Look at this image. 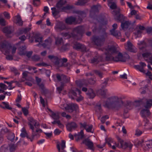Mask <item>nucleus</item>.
Returning a JSON list of instances; mask_svg holds the SVG:
<instances>
[{
  "mask_svg": "<svg viewBox=\"0 0 152 152\" xmlns=\"http://www.w3.org/2000/svg\"><path fill=\"white\" fill-rule=\"evenodd\" d=\"M120 147L124 149L129 148V150H131L133 146V145L130 142H124L123 140L120 141Z\"/></svg>",
  "mask_w": 152,
  "mask_h": 152,
  "instance_id": "15",
  "label": "nucleus"
},
{
  "mask_svg": "<svg viewBox=\"0 0 152 152\" xmlns=\"http://www.w3.org/2000/svg\"><path fill=\"white\" fill-rule=\"evenodd\" d=\"M10 130H9L7 128H2L1 130V134H7Z\"/></svg>",
  "mask_w": 152,
  "mask_h": 152,
  "instance_id": "46",
  "label": "nucleus"
},
{
  "mask_svg": "<svg viewBox=\"0 0 152 152\" xmlns=\"http://www.w3.org/2000/svg\"><path fill=\"white\" fill-rule=\"evenodd\" d=\"M134 67L136 69L138 70L140 72L143 73H145V70L144 69V68L142 66L139 65H135Z\"/></svg>",
  "mask_w": 152,
  "mask_h": 152,
  "instance_id": "40",
  "label": "nucleus"
},
{
  "mask_svg": "<svg viewBox=\"0 0 152 152\" xmlns=\"http://www.w3.org/2000/svg\"><path fill=\"white\" fill-rule=\"evenodd\" d=\"M28 124L30 128L31 129L34 128H37L39 126V124L37 121L34 120L32 118L30 117L28 119Z\"/></svg>",
  "mask_w": 152,
  "mask_h": 152,
  "instance_id": "12",
  "label": "nucleus"
},
{
  "mask_svg": "<svg viewBox=\"0 0 152 152\" xmlns=\"http://www.w3.org/2000/svg\"><path fill=\"white\" fill-rule=\"evenodd\" d=\"M75 12L78 15L77 20L75 17L70 16L66 19V23L70 25L79 24L82 21L83 18L86 17V13L83 11H77Z\"/></svg>",
  "mask_w": 152,
  "mask_h": 152,
  "instance_id": "3",
  "label": "nucleus"
},
{
  "mask_svg": "<svg viewBox=\"0 0 152 152\" xmlns=\"http://www.w3.org/2000/svg\"><path fill=\"white\" fill-rule=\"evenodd\" d=\"M131 24V22L129 21H124L121 23V27L122 29L124 30L128 28Z\"/></svg>",
  "mask_w": 152,
  "mask_h": 152,
  "instance_id": "28",
  "label": "nucleus"
},
{
  "mask_svg": "<svg viewBox=\"0 0 152 152\" xmlns=\"http://www.w3.org/2000/svg\"><path fill=\"white\" fill-rule=\"evenodd\" d=\"M86 94L88 98L90 99L93 98L95 96V95L93 92V90L91 88H90L88 90V92L86 93Z\"/></svg>",
  "mask_w": 152,
  "mask_h": 152,
  "instance_id": "36",
  "label": "nucleus"
},
{
  "mask_svg": "<svg viewBox=\"0 0 152 152\" xmlns=\"http://www.w3.org/2000/svg\"><path fill=\"white\" fill-rule=\"evenodd\" d=\"M21 131V133L20 134V136L21 137L24 138L26 137L28 139H29V138H30L28 135V134L26 131L24 127L22 129Z\"/></svg>",
  "mask_w": 152,
  "mask_h": 152,
  "instance_id": "35",
  "label": "nucleus"
},
{
  "mask_svg": "<svg viewBox=\"0 0 152 152\" xmlns=\"http://www.w3.org/2000/svg\"><path fill=\"white\" fill-rule=\"evenodd\" d=\"M26 39V37L24 35H23L19 37V39L21 40L18 43L16 44V46H18L23 44V41H25Z\"/></svg>",
  "mask_w": 152,
  "mask_h": 152,
  "instance_id": "37",
  "label": "nucleus"
},
{
  "mask_svg": "<svg viewBox=\"0 0 152 152\" xmlns=\"http://www.w3.org/2000/svg\"><path fill=\"white\" fill-rule=\"evenodd\" d=\"M109 80V78H107L105 79L104 82L102 84V88H104L107 86Z\"/></svg>",
  "mask_w": 152,
  "mask_h": 152,
  "instance_id": "48",
  "label": "nucleus"
},
{
  "mask_svg": "<svg viewBox=\"0 0 152 152\" xmlns=\"http://www.w3.org/2000/svg\"><path fill=\"white\" fill-rule=\"evenodd\" d=\"M1 107L4 109H7L9 110H11L12 108L9 107V105L7 102H2L1 104Z\"/></svg>",
  "mask_w": 152,
  "mask_h": 152,
  "instance_id": "33",
  "label": "nucleus"
},
{
  "mask_svg": "<svg viewBox=\"0 0 152 152\" xmlns=\"http://www.w3.org/2000/svg\"><path fill=\"white\" fill-rule=\"evenodd\" d=\"M32 51H30L28 52H26V54H25L26 55L27 57L28 58H30L31 56L32 53H33Z\"/></svg>",
  "mask_w": 152,
  "mask_h": 152,
  "instance_id": "63",
  "label": "nucleus"
},
{
  "mask_svg": "<svg viewBox=\"0 0 152 152\" xmlns=\"http://www.w3.org/2000/svg\"><path fill=\"white\" fill-rule=\"evenodd\" d=\"M35 39V41L36 42H39V44L37 45V46H39V45L42 42V37H41L39 34H36L33 36Z\"/></svg>",
  "mask_w": 152,
  "mask_h": 152,
  "instance_id": "24",
  "label": "nucleus"
},
{
  "mask_svg": "<svg viewBox=\"0 0 152 152\" xmlns=\"http://www.w3.org/2000/svg\"><path fill=\"white\" fill-rule=\"evenodd\" d=\"M96 80L95 78H91L88 80L89 83L91 85H94L96 82Z\"/></svg>",
  "mask_w": 152,
  "mask_h": 152,
  "instance_id": "55",
  "label": "nucleus"
},
{
  "mask_svg": "<svg viewBox=\"0 0 152 152\" xmlns=\"http://www.w3.org/2000/svg\"><path fill=\"white\" fill-rule=\"evenodd\" d=\"M81 92L77 88H73L69 91L68 96L72 99H75L79 102L83 99V97L80 95Z\"/></svg>",
  "mask_w": 152,
  "mask_h": 152,
  "instance_id": "5",
  "label": "nucleus"
},
{
  "mask_svg": "<svg viewBox=\"0 0 152 152\" xmlns=\"http://www.w3.org/2000/svg\"><path fill=\"white\" fill-rule=\"evenodd\" d=\"M82 143L88 146L90 149L93 150V143L88 138L85 139L83 141Z\"/></svg>",
  "mask_w": 152,
  "mask_h": 152,
  "instance_id": "18",
  "label": "nucleus"
},
{
  "mask_svg": "<svg viewBox=\"0 0 152 152\" xmlns=\"http://www.w3.org/2000/svg\"><path fill=\"white\" fill-rule=\"evenodd\" d=\"M112 14L114 19L118 22L121 23L124 21L125 19V17L122 14L120 13L119 9L113 10L112 12Z\"/></svg>",
  "mask_w": 152,
  "mask_h": 152,
  "instance_id": "9",
  "label": "nucleus"
},
{
  "mask_svg": "<svg viewBox=\"0 0 152 152\" xmlns=\"http://www.w3.org/2000/svg\"><path fill=\"white\" fill-rule=\"evenodd\" d=\"M108 5L109 6L110 8L112 9H115L117 8V6L116 3L115 2H112L110 3H108Z\"/></svg>",
  "mask_w": 152,
  "mask_h": 152,
  "instance_id": "41",
  "label": "nucleus"
},
{
  "mask_svg": "<svg viewBox=\"0 0 152 152\" xmlns=\"http://www.w3.org/2000/svg\"><path fill=\"white\" fill-rule=\"evenodd\" d=\"M107 37V34L104 33L102 35L100 36L93 37L92 40L95 45L98 46H101L103 44L105 39Z\"/></svg>",
  "mask_w": 152,
  "mask_h": 152,
  "instance_id": "7",
  "label": "nucleus"
},
{
  "mask_svg": "<svg viewBox=\"0 0 152 152\" xmlns=\"http://www.w3.org/2000/svg\"><path fill=\"white\" fill-rule=\"evenodd\" d=\"M101 7V5L100 4H98L96 5L93 6L92 9L95 12H98V8Z\"/></svg>",
  "mask_w": 152,
  "mask_h": 152,
  "instance_id": "52",
  "label": "nucleus"
},
{
  "mask_svg": "<svg viewBox=\"0 0 152 152\" xmlns=\"http://www.w3.org/2000/svg\"><path fill=\"white\" fill-rule=\"evenodd\" d=\"M50 111L51 117L55 120H58L59 118L60 113L58 112H54L52 110Z\"/></svg>",
  "mask_w": 152,
  "mask_h": 152,
  "instance_id": "31",
  "label": "nucleus"
},
{
  "mask_svg": "<svg viewBox=\"0 0 152 152\" xmlns=\"http://www.w3.org/2000/svg\"><path fill=\"white\" fill-rule=\"evenodd\" d=\"M119 98L117 96H113L107 99L104 106L108 108L118 109L121 105L119 102Z\"/></svg>",
  "mask_w": 152,
  "mask_h": 152,
  "instance_id": "4",
  "label": "nucleus"
},
{
  "mask_svg": "<svg viewBox=\"0 0 152 152\" xmlns=\"http://www.w3.org/2000/svg\"><path fill=\"white\" fill-rule=\"evenodd\" d=\"M61 84L64 85L65 83H69L70 82V77L63 74L62 75Z\"/></svg>",
  "mask_w": 152,
  "mask_h": 152,
  "instance_id": "26",
  "label": "nucleus"
},
{
  "mask_svg": "<svg viewBox=\"0 0 152 152\" xmlns=\"http://www.w3.org/2000/svg\"><path fill=\"white\" fill-rule=\"evenodd\" d=\"M2 31L5 34L6 36L7 37H11L10 35L12 34L14 30L12 26H7L4 27Z\"/></svg>",
  "mask_w": 152,
  "mask_h": 152,
  "instance_id": "13",
  "label": "nucleus"
},
{
  "mask_svg": "<svg viewBox=\"0 0 152 152\" xmlns=\"http://www.w3.org/2000/svg\"><path fill=\"white\" fill-rule=\"evenodd\" d=\"M62 75H60L57 74L56 75H54V76H56L57 80L58 81H60L62 80Z\"/></svg>",
  "mask_w": 152,
  "mask_h": 152,
  "instance_id": "58",
  "label": "nucleus"
},
{
  "mask_svg": "<svg viewBox=\"0 0 152 152\" xmlns=\"http://www.w3.org/2000/svg\"><path fill=\"white\" fill-rule=\"evenodd\" d=\"M20 141H19L16 144H11L9 145L10 151L11 152H14L16 149L17 146L20 143Z\"/></svg>",
  "mask_w": 152,
  "mask_h": 152,
  "instance_id": "34",
  "label": "nucleus"
},
{
  "mask_svg": "<svg viewBox=\"0 0 152 152\" xmlns=\"http://www.w3.org/2000/svg\"><path fill=\"white\" fill-rule=\"evenodd\" d=\"M152 54L150 53L146 52L142 54V57L144 58L145 60L147 58L148 59Z\"/></svg>",
  "mask_w": 152,
  "mask_h": 152,
  "instance_id": "45",
  "label": "nucleus"
},
{
  "mask_svg": "<svg viewBox=\"0 0 152 152\" xmlns=\"http://www.w3.org/2000/svg\"><path fill=\"white\" fill-rule=\"evenodd\" d=\"M7 88V86L4 83H1V90H6Z\"/></svg>",
  "mask_w": 152,
  "mask_h": 152,
  "instance_id": "61",
  "label": "nucleus"
},
{
  "mask_svg": "<svg viewBox=\"0 0 152 152\" xmlns=\"http://www.w3.org/2000/svg\"><path fill=\"white\" fill-rule=\"evenodd\" d=\"M11 70L13 72L15 75L19 74L18 70L15 68L13 67L11 69Z\"/></svg>",
  "mask_w": 152,
  "mask_h": 152,
  "instance_id": "64",
  "label": "nucleus"
},
{
  "mask_svg": "<svg viewBox=\"0 0 152 152\" xmlns=\"http://www.w3.org/2000/svg\"><path fill=\"white\" fill-rule=\"evenodd\" d=\"M110 32L111 35L119 39L121 37V34L119 31L114 30V29H111L110 30Z\"/></svg>",
  "mask_w": 152,
  "mask_h": 152,
  "instance_id": "27",
  "label": "nucleus"
},
{
  "mask_svg": "<svg viewBox=\"0 0 152 152\" xmlns=\"http://www.w3.org/2000/svg\"><path fill=\"white\" fill-rule=\"evenodd\" d=\"M64 86V85L62 84H61L60 86L57 88V91L59 94L61 93V91L63 89Z\"/></svg>",
  "mask_w": 152,
  "mask_h": 152,
  "instance_id": "57",
  "label": "nucleus"
},
{
  "mask_svg": "<svg viewBox=\"0 0 152 152\" xmlns=\"http://www.w3.org/2000/svg\"><path fill=\"white\" fill-rule=\"evenodd\" d=\"M127 49L131 52L135 53L137 52L136 49L131 42L128 41L127 42Z\"/></svg>",
  "mask_w": 152,
  "mask_h": 152,
  "instance_id": "22",
  "label": "nucleus"
},
{
  "mask_svg": "<svg viewBox=\"0 0 152 152\" xmlns=\"http://www.w3.org/2000/svg\"><path fill=\"white\" fill-rule=\"evenodd\" d=\"M17 46L19 50V54L20 55H25L26 52L25 51L26 49L25 45L24 44H22Z\"/></svg>",
  "mask_w": 152,
  "mask_h": 152,
  "instance_id": "21",
  "label": "nucleus"
},
{
  "mask_svg": "<svg viewBox=\"0 0 152 152\" xmlns=\"http://www.w3.org/2000/svg\"><path fill=\"white\" fill-rule=\"evenodd\" d=\"M55 28L56 30H63L65 29L66 27L64 24L62 22H60L57 24Z\"/></svg>",
  "mask_w": 152,
  "mask_h": 152,
  "instance_id": "25",
  "label": "nucleus"
},
{
  "mask_svg": "<svg viewBox=\"0 0 152 152\" xmlns=\"http://www.w3.org/2000/svg\"><path fill=\"white\" fill-rule=\"evenodd\" d=\"M8 146L7 145H4L1 147V150L2 152H5L7 150Z\"/></svg>",
  "mask_w": 152,
  "mask_h": 152,
  "instance_id": "56",
  "label": "nucleus"
},
{
  "mask_svg": "<svg viewBox=\"0 0 152 152\" xmlns=\"http://www.w3.org/2000/svg\"><path fill=\"white\" fill-rule=\"evenodd\" d=\"M32 132L31 138H29L30 140V141L32 142L33 140L34 137L35 136H37V137H39V134L42 132V131L41 129H38V127H37V128H34L31 129Z\"/></svg>",
  "mask_w": 152,
  "mask_h": 152,
  "instance_id": "14",
  "label": "nucleus"
},
{
  "mask_svg": "<svg viewBox=\"0 0 152 152\" xmlns=\"http://www.w3.org/2000/svg\"><path fill=\"white\" fill-rule=\"evenodd\" d=\"M135 35H137V37H139L140 36V34L142 33V31L138 28V27H136L135 29Z\"/></svg>",
  "mask_w": 152,
  "mask_h": 152,
  "instance_id": "43",
  "label": "nucleus"
},
{
  "mask_svg": "<svg viewBox=\"0 0 152 152\" xmlns=\"http://www.w3.org/2000/svg\"><path fill=\"white\" fill-rule=\"evenodd\" d=\"M78 108V106L76 104L73 103L67 104L66 106L64 107V109L66 111L69 113H72L75 110Z\"/></svg>",
  "mask_w": 152,
  "mask_h": 152,
  "instance_id": "11",
  "label": "nucleus"
},
{
  "mask_svg": "<svg viewBox=\"0 0 152 152\" xmlns=\"http://www.w3.org/2000/svg\"><path fill=\"white\" fill-rule=\"evenodd\" d=\"M67 130L69 131H72L77 127V125L74 122H72L67 124L66 125Z\"/></svg>",
  "mask_w": 152,
  "mask_h": 152,
  "instance_id": "20",
  "label": "nucleus"
},
{
  "mask_svg": "<svg viewBox=\"0 0 152 152\" xmlns=\"http://www.w3.org/2000/svg\"><path fill=\"white\" fill-rule=\"evenodd\" d=\"M99 58V55L98 54H96L90 60V62L94 64H98L100 62Z\"/></svg>",
  "mask_w": 152,
  "mask_h": 152,
  "instance_id": "23",
  "label": "nucleus"
},
{
  "mask_svg": "<svg viewBox=\"0 0 152 152\" xmlns=\"http://www.w3.org/2000/svg\"><path fill=\"white\" fill-rule=\"evenodd\" d=\"M69 45L68 44H66L62 45L61 48V50L63 51H65L69 49Z\"/></svg>",
  "mask_w": 152,
  "mask_h": 152,
  "instance_id": "49",
  "label": "nucleus"
},
{
  "mask_svg": "<svg viewBox=\"0 0 152 152\" xmlns=\"http://www.w3.org/2000/svg\"><path fill=\"white\" fill-rule=\"evenodd\" d=\"M8 24L7 21L5 20L2 18H1L0 19V24L1 26H5Z\"/></svg>",
  "mask_w": 152,
  "mask_h": 152,
  "instance_id": "44",
  "label": "nucleus"
},
{
  "mask_svg": "<svg viewBox=\"0 0 152 152\" xmlns=\"http://www.w3.org/2000/svg\"><path fill=\"white\" fill-rule=\"evenodd\" d=\"M94 73L96 75H98L99 77L101 78L102 77L103 73L102 72L97 70H94Z\"/></svg>",
  "mask_w": 152,
  "mask_h": 152,
  "instance_id": "50",
  "label": "nucleus"
},
{
  "mask_svg": "<svg viewBox=\"0 0 152 152\" xmlns=\"http://www.w3.org/2000/svg\"><path fill=\"white\" fill-rule=\"evenodd\" d=\"M84 133L83 130H81L80 132L78 133V134H75V136L77 141L82 139L84 137Z\"/></svg>",
  "mask_w": 152,
  "mask_h": 152,
  "instance_id": "29",
  "label": "nucleus"
},
{
  "mask_svg": "<svg viewBox=\"0 0 152 152\" xmlns=\"http://www.w3.org/2000/svg\"><path fill=\"white\" fill-rule=\"evenodd\" d=\"M66 3V0H59L56 4L57 9L55 7L51 8L52 15L54 16H56L60 12H66V10L72 9L73 8L72 5L69 4H67L66 6H64Z\"/></svg>",
  "mask_w": 152,
  "mask_h": 152,
  "instance_id": "2",
  "label": "nucleus"
},
{
  "mask_svg": "<svg viewBox=\"0 0 152 152\" xmlns=\"http://www.w3.org/2000/svg\"><path fill=\"white\" fill-rule=\"evenodd\" d=\"M1 47L4 49L7 53H9L10 50H11L12 54L15 53L17 49V47L15 46H12L6 41L1 43Z\"/></svg>",
  "mask_w": 152,
  "mask_h": 152,
  "instance_id": "8",
  "label": "nucleus"
},
{
  "mask_svg": "<svg viewBox=\"0 0 152 152\" xmlns=\"http://www.w3.org/2000/svg\"><path fill=\"white\" fill-rule=\"evenodd\" d=\"M7 137L8 140L12 142L14 140L15 135L10 130L7 134Z\"/></svg>",
  "mask_w": 152,
  "mask_h": 152,
  "instance_id": "30",
  "label": "nucleus"
},
{
  "mask_svg": "<svg viewBox=\"0 0 152 152\" xmlns=\"http://www.w3.org/2000/svg\"><path fill=\"white\" fill-rule=\"evenodd\" d=\"M39 88L41 89L42 92L43 93H45L46 92V89H45L44 85L43 83H40L39 85H37Z\"/></svg>",
  "mask_w": 152,
  "mask_h": 152,
  "instance_id": "51",
  "label": "nucleus"
},
{
  "mask_svg": "<svg viewBox=\"0 0 152 152\" xmlns=\"http://www.w3.org/2000/svg\"><path fill=\"white\" fill-rule=\"evenodd\" d=\"M87 0H78V1L75 3L77 5L82 6L88 2Z\"/></svg>",
  "mask_w": 152,
  "mask_h": 152,
  "instance_id": "39",
  "label": "nucleus"
},
{
  "mask_svg": "<svg viewBox=\"0 0 152 152\" xmlns=\"http://www.w3.org/2000/svg\"><path fill=\"white\" fill-rule=\"evenodd\" d=\"M145 101L144 105V107L145 109H142L140 112L141 116L144 118L151 115V113L149 109L152 106V99H146Z\"/></svg>",
  "mask_w": 152,
  "mask_h": 152,
  "instance_id": "6",
  "label": "nucleus"
},
{
  "mask_svg": "<svg viewBox=\"0 0 152 152\" xmlns=\"http://www.w3.org/2000/svg\"><path fill=\"white\" fill-rule=\"evenodd\" d=\"M107 90L105 89L104 90H102L100 89L98 91V93L100 94L103 98H106L107 97Z\"/></svg>",
  "mask_w": 152,
  "mask_h": 152,
  "instance_id": "32",
  "label": "nucleus"
},
{
  "mask_svg": "<svg viewBox=\"0 0 152 152\" xmlns=\"http://www.w3.org/2000/svg\"><path fill=\"white\" fill-rule=\"evenodd\" d=\"M73 47L74 48L77 50L80 49L83 52H86L87 51L86 47L85 45L78 42L75 43Z\"/></svg>",
  "mask_w": 152,
  "mask_h": 152,
  "instance_id": "16",
  "label": "nucleus"
},
{
  "mask_svg": "<svg viewBox=\"0 0 152 152\" xmlns=\"http://www.w3.org/2000/svg\"><path fill=\"white\" fill-rule=\"evenodd\" d=\"M56 45H59L61 44L63 42V39L61 38L57 37L55 39Z\"/></svg>",
  "mask_w": 152,
  "mask_h": 152,
  "instance_id": "47",
  "label": "nucleus"
},
{
  "mask_svg": "<svg viewBox=\"0 0 152 152\" xmlns=\"http://www.w3.org/2000/svg\"><path fill=\"white\" fill-rule=\"evenodd\" d=\"M80 128H83L88 132H90L92 133H93V131H92V129L93 127V126L92 125H88L86 122H84L83 123H80Z\"/></svg>",
  "mask_w": 152,
  "mask_h": 152,
  "instance_id": "17",
  "label": "nucleus"
},
{
  "mask_svg": "<svg viewBox=\"0 0 152 152\" xmlns=\"http://www.w3.org/2000/svg\"><path fill=\"white\" fill-rule=\"evenodd\" d=\"M2 15H3L6 19H9L10 18V16L9 13L6 11L2 13Z\"/></svg>",
  "mask_w": 152,
  "mask_h": 152,
  "instance_id": "53",
  "label": "nucleus"
},
{
  "mask_svg": "<svg viewBox=\"0 0 152 152\" xmlns=\"http://www.w3.org/2000/svg\"><path fill=\"white\" fill-rule=\"evenodd\" d=\"M61 35L64 37L66 39H69L72 36V34H71L69 32L68 33H61Z\"/></svg>",
  "mask_w": 152,
  "mask_h": 152,
  "instance_id": "42",
  "label": "nucleus"
},
{
  "mask_svg": "<svg viewBox=\"0 0 152 152\" xmlns=\"http://www.w3.org/2000/svg\"><path fill=\"white\" fill-rule=\"evenodd\" d=\"M48 58L55 65L58 67H62V65H61V63H60L61 60V58L54 55H49L48 56Z\"/></svg>",
  "mask_w": 152,
  "mask_h": 152,
  "instance_id": "10",
  "label": "nucleus"
},
{
  "mask_svg": "<svg viewBox=\"0 0 152 152\" xmlns=\"http://www.w3.org/2000/svg\"><path fill=\"white\" fill-rule=\"evenodd\" d=\"M101 50L105 51V60L107 61L125 62L129 58L127 54L125 53L122 54L119 52L118 46L117 45H108L107 48Z\"/></svg>",
  "mask_w": 152,
  "mask_h": 152,
  "instance_id": "1",
  "label": "nucleus"
},
{
  "mask_svg": "<svg viewBox=\"0 0 152 152\" xmlns=\"http://www.w3.org/2000/svg\"><path fill=\"white\" fill-rule=\"evenodd\" d=\"M61 149L62 150V151H65L64 150V149L66 147L65 145V142L64 140H62L61 141Z\"/></svg>",
  "mask_w": 152,
  "mask_h": 152,
  "instance_id": "59",
  "label": "nucleus"
},
{
  "mask_svg": "<svg viewBox=\"0 0 152 152\" xmlns=\"http://www.w3.org/2000/svg\"><path fill=\"white\" fill-rule=\"evenodd\" d=\"M109 117L107 115H105L103 116L101 118V121L102 123H104L105 122L106 119L108 118Z\"/></svg>",
  "mask_w": 152,
  "mask_h": 152,
  "instance_id": "62",
  "label": "nucleus"
},
{
  "mask_svg": "<svg viewBox=\"0 0 152 152\" xmlns=\"http://www.w3.org/2000/svg\"><path fill=\"white\" fill-rule=\"evenodd\" d=\"M32 60L34 61H38L40 59V57L39 56L36 55H34L31 58Z\"/></svg>",
  "mask_w": 152,
  "mask_h": 152,
  "instance_id": "54",
  "label": "nucleus"
},
{
  "mask_svg": "<svg viewBox=\"0 0 152 152\" xmlns=\"http://www.w3.org/2000/svg\"><path fill=\"white\" fill-rule=\"evenodd\" d=\"M13 22L18 25L21 26L23 24V21H22L20 16L19 14L13 17Z\"/></svg>",
  "mask_w": 152,
  "mask_h": 152,
  "instance_id": "19",
  "label": "nucleus"
},
{
  "mask_svg": "<svg viewBox=\"0 0 152 152\" xmlns=\"http://www.w3.org/2000/svg\"><path fill=\"white\" fill-rule=\"evenodd\" d=\"M22 111L25 115H27L28 114V110L25 107H22Z\"/></svg>",
  "mask_w": 152,
  "mask_h": 152,
  "instance_id": "60",
  "label": "nucleus"
},
{
  "mask_svg": "<svg viewBox=\"0 0 152 152\" xmlns=\"http://www.w3.org/2000/svg\"><path fill=\"white\" fill-rule=\"evenodd\" d=\"M75 32L78 34H81L83 31V28L81 26H79L75 28L74 30Z\"/></svg>",
  "mask_w": 152,
  "mask_h": 152,
  "instance_id": "38",
  "label": "nucleus"
}]
</instances>
